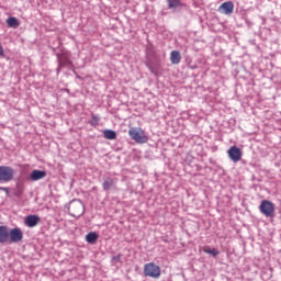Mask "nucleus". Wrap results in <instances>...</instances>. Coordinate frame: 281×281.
<instances>
[{
    "mask_svg": "<svg viewBox=\"0 0 281 281\" xmlns=\"http://www.w3.org/2000/svg\"><path fill=\"white\" fill-rule=\"evenodd\" d=\"M10 241L13 244L21 243L24 238V233L20 227H14L9 232Z\"/></svg>",
    "mask_w": 281,
    "mask_h": 281,
    "instance_id": "6",
    "label": "nucleus"
},
{
    "mask_svg": "<svg viewBox=\"0 0 281 281\" xmlns=\"http://www.w3.org/2000/svg\"><path fill=\"white\" fill-rule=\"evenodd\" d=\"M180 5V0H168V8L172 9V8H177Z\"/></svg>",
    "mask_w": 281,
    "mask_h": 281,
    "instance_id": "18",
    "label": "nucleus"
},
{
    "mask_svg": "<svg viewBox=\"0 0 281 281\" xmlns=\"http://www.w3.org/2000/svg\"><path fill=\"white\" fill-rule=\"evenodd\" d=\"M68 212L69 215L75 217V218H79L81 217L85 212H86V207L85 204L82 203V201L80 200H74L72 202H70L69 207H68Z\"/></svg>",
    "mask_w": 281,
    "mask_h": 281,
    "instance_id": "2",
    "label": "nucleus"
},
{
    "mask_svg": "<svg viewBox=\"0 0 281 281\" xmlns=\"http://www.w3.org/2000/svg\"><path fill=\"white\" fill-rule=\"evenodd\" d=\"M203 252L206 255H211L214 258H216L220 255V251L217 249H211L209 246L203 247Z\"/></svg>",
    "mask_w": 281,
    "mask_h": 281,
    "instance_id": "17",
    "label": "nucleus"
},
{
    "mask_svg": "<svg viewBox=\"0 0 281 281\" xmlns=\"http://www.w3.org/2000/svg\"><path fill=\"white\" fill-rule=\"evenodd\" d=\"M144 276L157 280L161 278V268L155 262L145 263Z\"/></svg>",
    "mask_w": 281,
    "mask_h": 281,
    "instance_id": "3",
    "label": "nucleus"
},
{
    "mask_svg": "<svg viewBox=\"0 0 281 281\" xmlns=\"http://www.w3.org/2000/svg\"><path fill=\"white\" fill-rule=\"evenodd\" d=\"M5 22H7V25L12 29H18L21 25L20 20L16 19L15 16H11V18L7 19Z\"/></svg>",
    "mask_w": 281,
    "mask_h": 281,
    "instance_id": "14",
    "label": "nucleus"
},
{
    "mask_svg": "<svg viewBox=\"0 0 281 281\" xmlns=\"http://www.w3.org/2000/svg\"><path fill=\"white\" fill-rule=\"evenodd\" d=\"M0 191H3V192H5V193L9 192L8 188H4V187H0Z\"/></svg>",
    "mask_w": 281,
    "mask_h": 281,
    "instance_id": "21",
    "label": "nucleus"
},
{
    "mask_svg": "<svg viewBox=\"0 0 281 281\" xmlns=\"http://www.w3.org/2000/svg\"><path fill=\"white\" fill-rule=\"evenodd\" d=\"M100 235L95 232H90L86 236V241L90 245H95L97 241L99 240Z\"/></svg>",
    "mask_w": 281,
    "mask_h": 281,
    "instance_id": "12",
    "label": "nucleus"
},
{
    "mask_svg": "<svg viewBox=\"0 0 281 281\" xmlns=\"http://www.w3.org/2000/svg\"><path fill=\"white\" fill-rule=\"evenodd\" d=\"M47 177V172L43 170H33L30 175V180L33 182L41 181Z\"/></svg>",
    "mask_w": 281,
    "mask_h": 281,
    "instance_id": "11",
    "label": "nucleus"
},
{
    "mask_svg": "<svg viewBox=\"0 0 281 281\" xmlns=\"http://www.w3.org/2000/svg\"><path fill=\"white\" fill-rule=\"evenodd\" d=\"M103 137L105 139H117V133H115L113 130H105L103 132Z\"/></svg>",
    "mask_w": 281,
    "mask_h": 281,
    "instance_id": "16",
    "label": "nucleus"
},
{
    "mask_svg": "<svg viewBox=\"0 0 281 281\" xmlns=\"http://www.w3.org/2000/svg\"><path fill=\"white\" fill-rule=\"evenodd\" d=\"M227 155H228L229 159H232L233 162L237 164L241 159L243 151L238 147L232 146L227 150Z\"/></svg>",
    "mask_w": 281,
    "mask_h": 281,
    "instance_id": "7",
    "label": "nucleus"
},
{
    "mask_svg": "<svg viewBox=\"0 0 281 281\" xmlns=\"http://www.w3.org/2000/svg\"><path fill=\"white\" fill-rule=\"evenodd\" d=\"M10 241V231L8 226H0V244L4 245Z\"/></svg>",
    "mask_w": 281,
    "mask_h": 281,
    "instance_id": "9",
    "label": "nucleus"
},
{
    "mask_svg": "<svg viewBox=\"0 0 281 281\" xmlns=\"http://www.w3.org/2000/svg\"><path fill=\"white\" fill-rule=\"evenodd\" d=\"M259 210L266 217H273L276 211L274 204L269 200H262Z\"/></svg>",
    "mask_w": 281,
    "mask_h": 281,
    "instance_id": "5",
    "label": "nucleus"
},
{
    "mask_svg": "<svg viewBox=\"0 0 281 281\" xmlns=\"http://www.w3.org/2000/svg\"><path fill=\"white\" fill-rule=\"evenodd\" d=\"M115 186V180L111 177L103 179L102 188L103 191H109Z\"/></svg>",
    "mask_w": 281,
    "mask_h": 281,
    "instance_id": "13",
    "label": "nucleus"
},
{
    "mask_svg": "<svg viewBox=\"0 0 281 281\" xmlns=\"http://www.w3.org/2000/svg\"><path fill=\"white\" fill-rule=\"evenodd\" d=\"M0 56L4 57V49H3V47H0Z\"/></svg>",
    "mask_w": 281,
    "mask_h": 281,
    "instance_id": "20",
    "label": "nucleus"
},
{
    "mask_svg": "<svg viewBox=\"0 0 281 281\" xmlns=\"http://www.w3.org/2000/svg\"><path fill=\"white\" fill-rule=\"evenodd\" d=\"M14 179V169L9 166H0V182L9 183Z\"/></svg>",
    "mask_w": 281,
    "mask_h": 281,
    "instance_id": "4",
    "label": "nucleus"
},
{
    "mask_svg": "<svg viewBox=\"0 0 281 281\" xmlns=\"http://www.w3.org/2000/svg\"><path fill=\"white\" fill-rule=\"evenodd\" d=\"M170 60H171V64L178 65L181 61L180 53L178 50H172L170 53Z\"/></svg>",
    "mask_w": 281,
    "mask_h": 281,
    "instance_id": "15",
    "label": "nucleus"
},
{
    "mask_svg": "<svg viewBox=\"0 0 281 281\" xmlns=\"http://www.w3.org/2000/svg\"><path fill=\"white\" fill-rule=\"evenodd\" d=\"M128 135L133 142L136 144H147L148 143V135L142 127H131L128 130Z\"/></svg>",
    "mask_w": 281,
    "mask_h": 281,
    "instance_id": "1",
    "label": "nucleus"
},
{
    "mask_svg": "<svg viewBox=\"0 0 281 281\" xmlns=\"http://www.w3.org/2000/svg\"><path fill=\"white\" fill-rule=\"evenodd\" d=\"M41 223V217L38 215H27L24 218V225L29 228L37 227Z\"/></svg>",
    "mask_w": 281,
    "mask_h": 281,
    "instance_id": "8",
    "label": "nucleus"
},
{
    "mask_svg": "<svg viewBox=\"0 0 281 281\" xmlns=\"http://www.w3.org/2000/svg\"><path fill=\"white\" fill-rule=\"evenodd\" d=\"M234 11V3L232 1L224 2L220 5L218 12L223 14H232Z\"/></svg>",
    "mask_w": 281,
    "mask_h": 281,
    "instance_id": "10",
    "label": "nucleus"
},
{
    "mask_svg": "<svg viewBox=\"0 0 281 281\" xmlns=\"http://www.w3.org/2000/svg\"><path fill=\"white\" fill-rule=\"evenodd\" d=\"M92 120H93L94 122H99V121H100V117H99L98 115L93 114V115H92Z\"/></svg>",
    "mask_w": 281,
    "mask_h": 281,
    "instance_id": "19",
    "label": "nucleus"
}]
</instances>
